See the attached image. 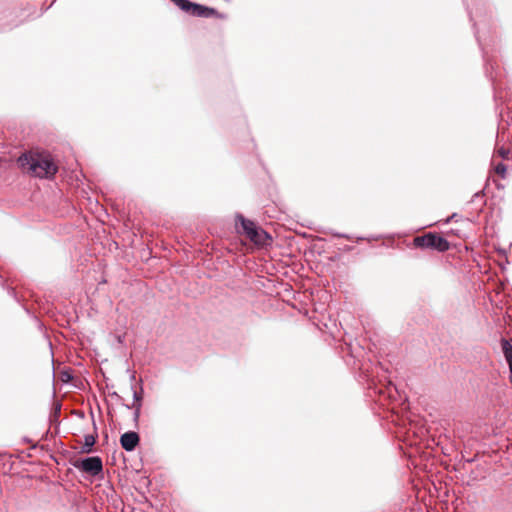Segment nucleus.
<instances>
[{
    "label": "nucleus",
    "mask_w": 512,
    "mask_h": 512,
    "mask_svg": "<svg viewBox=\"0 0 512 512\" xmlns=\"http://www.w3.org/2000/svg\"><path fill=\"white\" fill-rule=\"evenodd\" d=\"M18 164L23 168L27 167L34 175L41 178H48L57 173V166L48 156L22 154L18 158Z\"/></svg>",
    "instance_id": "obj_1"
},
{
    "label": "nucleus",
    "mask_w": 512,
    "mask_h": 512,
    "mask_svg": "<svg viewBox=\"0 0 512 512\" xmlns=\"http://www.w3.org/2000/svg\"><path fill=\"white\" fill-rule=\"evenodd\" d=\"M240 223L242 232L256 245H265L271 240L269 234L258 227L253 221L246 219L243 215H236V226Z\"/></svg>",
    "instance_id": "obj_2"
},
{
    "label": "nucleus",
    "mask_w": 512,
    "mask_h": 512,
    "mask_svg": "<svg viewBox=\"0 0 512 512\" xmlns=\"http://www.w3.org/2000/svg\"><path fill=\"white\" fill-rule=\"evenodd\" d=\"M414 245L420 248L434 249L439 252H445L450 247L449 242L444 237L432 232L416 237Z\"/></svg>",
    "instance_id": "obj_3"
},
{
    "label": "nucleus",
    "mask_w": 512,
    "mask_h": 512,
    "mask_svg": "<svg viewBox=\"0 0 512 512\" xmlns=\"http://www.w3.org/2000/svg\"><path fill=\"white\" fill-rule=\"evenodd\" d=\"M181 10L189 13L192 16L209 18L217 14L213 8L203 6L201 4L193 3L189 0H171Z\"/></svg>",
    "instance_id": "obj_4"
},
{
    "label": "nucleus",
    "mask_w": 512,
    "mask_h": 512,
    "mask_svg": "<svg viewBox=\"0 0 512 512\" xmlns=\"http://www.w3.org/2000/svg\"><path fill=\"white\" fill-rule=\"evenodd\" d=\"M181 10L189 13L192 16L209 18L217 14L213 8L203 6L201 4L193 3L189 0H171Z\"/></svg>",
    "instance_id": "obj_5"
},
{
    "label": "nucleus",
    "mask_w": 512,
    "mask_h": 512,
    "mask_svg": "<svg viewBox=\"0 0 512 512\" xmlns=\"http://www.w3.org/2000/svg\"><path fill=\"white\" fill-rule=\"evenodd\" d=\"M74 466L75 468L87 473L90 476L98 475L103 469L102 460L98 456L87 457L78 460L75 462Z\"/></svg>",
    "instance_id": "obj_6"
},
{
    "label": "nucleus",
    "mask_w": 512,
    "mask_h": 512,
    "mask_svg": "<svg viewBox=\"0 0 512 512\" xmlns=\"http://www.w3.org/2000/svg\"><path fill=\"white\" fill-rule=\"evenodd\" d=\"M139 441V435L134 431H128L120 437V444L122 448L128 452L133 451L139 444Z\"/></svg>",
    "instance_id": "obj_7"
},
{
    "label": "nucleus",
    "mask_w": 512,
    "mask_h": 512,
    "mask_svg": "<svg viewBox=\"0 0 512 512\" xmlns=\"http://www.w3.org/2000/svg\"><path fill=\"white\" fill-rule=\"evenodd\" d=\"M502 352L509 367H512V344L506 340H501Z\"/></svg>",
    "instance_id": "obj_8"
},
{
    "label": "nucleus",
    "mask_w": 512,
    "mask_h": 512,
    "mask_svg": "<svg viewBox=\"0 0 512 512\" xmlns=\"http://www.w3.org/2000/svg\"><path fill=\"white\" fill-rule=\"evenodd\" d=\"M491 165L493 167L494 172L500 176L501 178H505L506 176V166L502 163V161L495 160L492 158Z\"/></svg>",
    "instance_id": "obj_9"
},
{
    "label": "nucleus",
    "mask_w": 512,
    "mask_h": 512,
    "mask_svg": "<svg viewBox=\"0 0 512 512\" xmlns=\"http://www.w3.org/2000/svg\"><path fill=\"white\" fill-rule=\"evenodd\" d=\"M96 442V436L89 434L84 437L83 451L90 452Z\"/></svg>",
    "instance_id": "obj_10"
},
{
    "label": "nucleus",
    "mask_w": 512,
    "mask_h": 512,
    "mask_svg": "<svg viewBox=\"0 0 512 512\" xmlns=\"http://www.w3.org/2000/svg\"><path fill=\"white\" fill-rule=\"evenodd\" d=\"M510 155V150L505 147H500L497 149L496 153L493 155L492 158H495V160L502 161L504 159H508Z\"/></svg>",
    "instance_id": "obj_11"
},
{
    "label": "nucleus",
    "mask_w": 512,
    "mask_h": 512,
    "mask_svg": "<svg viewBox=\"0 0 512 512\" xmlns=\"http://www.w3.org/2000/svg\"><path fill=\"white\" fill-rule=\"evenodd\" d=\"M132 390H133V399H134V403L133 404L141 403V401H142V390L141 391H136L133 387H132Z\"/></svg>",
    "instance_id": "obj_12"
},
{
    "label": "nucleus",
    "mask_w": 512,
    "mask_h": 512,
    "mask_svg": "<svg viewBox=\"0 0 512 512\" xmlns=\"http://www.w3.org/2000/svg\"><path fill=\"white\" fill-rule=\"evenodd\" d=\"M127 408L128 409H131V408H134L135 409V412H134V417L135 419H137L140 415V409H141V403H138V404H132L131 406L127 405Z\"/></svg>",
    "instance_id": "obj_13"
},
{
    "label": "nucleus",
    "mask_w": 512,
    "mask_h": 512,
    "mask_svg": "<svg viewBox=\"0 0 512 512\" xmlns=\"http://www.w3.org/2000/svg\"><path fill=\"white\" fill-rule=\"evenodd\" d=\"M459 215L457 213H453L450 217H448L446 220H445V223H449L451 220H455L457 221Z\"/></svg>",
    "instance_id": "obj_14"
},
{
    "label": "nucleus",
    "mask_w": 512,
    "mask_h": 512,
    "mask_svg": "<svg viewBox=\"0 0 512 512\" xmlns=\"http://www.w3.org/2000/svg\"><path fill=\"white\" fill-rule=\"evenodd\" d=\"M334 236L339 237V238H346V239H349V236H348V235H346V234L337 233V234H334Z\"/></svg>",
    "instance_id": "obj_15"
},
{
    "label": "nucleus",
    "mask_w": 512,
    "mask_h": 512,
    "mask_svg": "<svg viewBox=\"0 0 512 512\" xmlns=\"http://www.w3.org/2000/svg\"><path fill=\"white\" fill-rule=\"evenodd\" d=\"M509 380H510V383L512 385V366L509 367Z\"/></svg>",
    "instance_id": "obj_16"
},
{
    "label": "nucleus",
    "mask_w": 512,
    "mask_h": 512,
    "mask_svg": "<svg viewBox=\"0 0 512 512\" xmlns=\"http://www.w3.org/2000/svg\"><path fill=\"white\" fill-rule=\"evenodd\" d=\"M474 196H475V197H478V196H479V192H476V193L474 194Z\"/></svg>",
    "instance_id": "obj_17"
}]
</instances>
